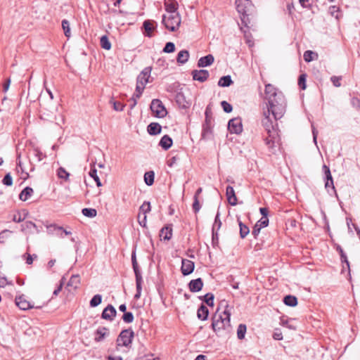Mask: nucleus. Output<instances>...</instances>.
I'll use <instances>...</instances> for the list:
<instances>
[{"label": "nucleus", "mask_w": 360, "mask_h": 360, "mask_svg": "<svg viewBox=\"0 0 360 360\" xmlns=\"http://www.w3.org/2000/svg\"><path fill=\"white\" fill-rule=\"evenodd\" d=\"M231 309L226 300H221L217 312L212 318V327L215 332L230 328Z\"/></svg>", "instance_id": "1"}, {"label": "nucleus", "mask_w": 360, "mask_h": 360, "mask_svg": "<svg viewBox=\"0 0 360 360\" xmlns=\"http://www.w3.org/2000/svg\"><path fill=\"white\" fill-rule=\"evenodd\" d=\"M264 118L262 124L266 131L267 136L265 143L267 147L274 152L280 146V137L277 129L275 127L273 120L266 111L264 112Z\"/></svg>", "instance_id": "2"}, {"label": "nucleus", "mask_w": 360, "mask_h": 360, "mask_svg": "<svg viewBox=\"0 0 360 360\" xmlns=\"http://www.w3.org/2000/svg\"><path fill=\"white\" fill-rule=\"evenodd\" d=\"M286 101L283 94H278L276 98H271L268 101L267 110L269 115H271L274 121L281 119L285 112Z\"/></svg>", "instance_id": "3"}, {"label": "nucleus", "mask_w": 360, "mask_h": 360, "mask_svg": "<svg viewBox=\"0 0 360 360\" xmlns=\"http://www.w3.org/2000/svg\"><path fill=\"white\" fill-rule=\"evenodd\" d=\"M151 70V67H146L138 75L136 80V92L132 98L133 103L131 104V108L136 105V99L139 98L142 94L146 85L150 82V78Z\"/></svg>", "instance_id": "4"}, {"label": "nucleus", "mask_w": 360, "mask_h": 360, "mask_svg": "<svg viewBox=\"0 0 360 360\" xmlns=\"http://www.w3.org/2000/svg\"><path fill=\"white\" fill-rule=\"evenodd\" d=\"M181 21L179 13L165 14L162 15V24L166 29L171 32H174L179 27Z\"/></svg>", "instance_id": "5"}, {"label": "nucleus", "mask_w": 360, "mask_h": 360, "mask_svg": "<svg viewBox=\"0 0 360 360\" xmlns=\"http://www.w3.org/2000/svg\"><path fill=\"white\" fill-rule=\"evenodd\" d=\"M134 338V332L131 329L122 330L117 339V347H128L131 345Z\"/></svg>", "instance_id": "6"}, {"label": "nucleus", "mask_w": 360, "mask_h": 360, "mask_svg": "<svg viewBox=\"0 0 360 360\" xmlns=\"http://www.w3.org/2000/svg\"><path fill=\"white\" fill-rule=\"evenodd\" d=\"M150 110L157 117H164L167 115V110L162 101L159 99H153L150 104Z\"/></svg>", "instance_id": "7"}, {"label": "nucleus", "mask_w": 360, "mask_h": 360, "mask_svg": "<svg viewBox=\"0 0 360 360\" xmlns=\"http://www.w3.org/2000/svg\"><path fill=\"white\" fill-rule=\"evenodd\" d=\"M228 129L232 134H240L243 131L241 120L238 117L230 120L228 124Z\"/></svg>", "instance_id": "8"}, {"label": "nucleus", "mask_w": 360, "mask_h": 360, "mask_svg": "<svg viewBox=\"0 0 360 360\" xmlns=\"http://www.w3.org/2000/svg\"><path fill=\"white\" fill-rule=\"evenodd\" d=\"M110 335V330L106 327H99L94 333V340L97 342L103 341Z\"/></svg>", "instance_id": "9"}, {"label": "nucleus", "mask_w": 360, "mask_h": 360, "mask_svg": "<svg viewBox=\"0 0 360 360\" xmlns=\"http://www.w3.org/2000/svg\"><path fill=\"white\" fill-rule=\"evenodd\" d=\"M194 262L187 259H183L181 262V272L184 276L191 274L194 270Z\"/></svg>", "instance_id": "10"}, {"label": "nucleus", "mask_w": 360, "mask_h": 360, "mask_svg": "<svg viewBox=\"0 0 360 360\" xmlns=\"http://www.w3.org/2000/svg\"><path fill=\"white\" fill-rule=\"evenodd\" d=\"M167 14L179 13L177 11L179 4L176 0H166L164 3Z\"/></svg>", "instance_id": "11"}, {"label": "nucleus", "mask_w": 360, "mask_h": 360, "mask_svg": "<svg viewBox=\"0 0 360 360\" xmlns=\"http://www.w3.org/2000/svg\"><path fill=\"white\" fill-rule=\"evenodd\" d=\"M117 311L115 307L112 305L109 304L103 309L101 317L105 320L112 321L115 317Z\"/></svg>", "instance_id": "12"}, {"label": "nucleus", "mask_w": 360, "mask_h": 360, "mask_svg": "<svg viewBox=\"0 0 360 360\" xmlns=\"http://www.w3.org/2000/svg\"><path fill=\"white\" fill-rule=\"evenodd\" d=\"M79 284V276L78 275H72L67 284L66 289L73 293L77 289Z\"/></svg>", "instance_id": "13"}, {"label": "nucleus", "mask_w": 360, "mask_h": 360, "mask_svg": "<svg viewBox=\"0 0 360 360\" xmlns=\"http://www.w3.org/2000/svg\"><path fill=\"white\" fill-rule=\"evenodd\" d=\"M192 76L194 80L203 82L207 79L209 72L206 70H193L192 72Z\"/></svg>", "instance_id": "14"}, {"label": "nucleus", "mask_w": 360, "mask_h": 360, "mask_svg": "<svg viewBox=\"0 0 360 360\" xmlns=\"http://www.w3.org/2000/svg\"><path fill=\"white\" fill-rule=\"evenodd\" d=\"M278 94H283L281 92L278 91L277 89L271 84H269L265 86V95L266 98L269 101L271 98H276Z\"/></svg>", "instance_id": "15"}, {"label": "nucleus", "mask_w": 360, "mask_h": 360, "mask_svg": "<svg viewBox=\"0 0 360 360\" xmlns=\"http://www.w3.org/2000/svg\"><path fill=\"white\" fill-rule=\"evenodd\" d=\"M226 198H227L228 202L231 205L235 206V205H237L238 199H237V197L236 195L234 189H233V188L232 186H228L226 187Z\"/></svg>", "instance_id": "16"}, {"label": "nucleus", "mask_w": 360, "mask_h": 360, "mask_svg": "<svg viewBox=\"0 0 360 360\" xmlns=\"http://www.w3.org/2000/svg\"><path fill=\"white\" fill-rule=\"evenodd\" d=\"M203 287V282L200 278L193 279L188 283L189 290L192 292H197L202 290Z\"/></svg>", "instance_id": "17"}, {"label": "nucleus", "mask_w": 360, "mask_h": 360, "mask_svg": "<svg viewBox=\"0 0 360 360\" xmlns=\"http://www.w3.org/2000/svg\"><path fill=\"white\" fill-rule=\"evenodd\" d=\"M249 2L248 0H237L236 1V6H237V10L238 13H241L243 16L241 17V20L243 22L245 21V15H247L248 10L246 9V6H245V4H248Z\"/></svg>", "instance_id": "18"}, {"label": "nucleus", "mask_w": 360, "mask_h": 360, "mask_svg": "<svg viewBox=\"0 0 360 360\" xmlns=\"http://www.w3.org/2000/svg\"><path fill=\"white\" fill-rule=\"evenodd\" d=\"M156 22L153 20H145L143 22V27L145 30L144 34L148 37H151L153 36V31L155 30V25Z\"/></svg>", "instance_id": "19"}, {"label": "nucleus", "mask_w": 360, "mask_h": 360, "mask_svg": "<svg viewBox=\"0 0 360 360\" xmlns=\"http://www.w3.org/2000/svg\"><path fill=\"white\" fill-rule=\"evenodd\" d=\"M214 56L209 54L206 56L202 57L198 60V65L200 68H204L212 65L214 63Z\"/></svg>", "instance_id": "20"}, {"label": "nucleus", "mask_w": 360, "mask_h": 360, "mask_svg": "<svg viewBox=\"0 0 360 360\" xmlns=\"http://www.w3.org/2000/svg\"><path fill=\"white\" fill-rule=\"evenodd\" d=\"M172 236V229L170 225H167L164 226L160 233V238H163L165 240H169Z\"/></svg>", "instance_id": "21"}, {"label": "nucleus", "mask_w": 360, "mask_h": 360, "mask_svg": "<svg viewBox=\"0 0 360 360\" xmlns=\"http://www.w3.org/2000/svg\"><path fill=\"white\" fill-rule=\"evenodd\" d=\"M161 129L158 123L152 122L148 126L147 131L150 135H157L161 132Z\"/></svg>", "instance_id": "22"}, {"label": "nucleus", "mask_w": 360, "mask_h": 360, "mask_svg": "<svg viewBox=\"0 0 360 360\" xmlns=\"http://www.w3.org/2000/svg\"><path fill=\"white\" fill-rule=\"evenodd\" d=\"M209 314V311L207 307L205 305H201L197 311V316L198 319L205 321L207 319Z\"/></svg>", "instance_id": "23"}, {"label": "nucleus", "mask_w": 360, "mask_h": 360, "mask_svg": "<svg viewBox=\"0 0 360 360\" xmlns=\"http://www.w3.org/2000/svg\"><path fill=\"white\" fill-rule=\"evenodd\" d=\"M189 58V53L186 50H182L179 52L176 58L177 63L184 64L186 63Z\"/></svg>", "instance_id": "24"}, {"label": "nucleus", "mask_w": 360, "mask_h": 360, "mask_svg": "<svg viewBox=\"0 0 360 360\" xmlns=\"http://www.w3.org/2000/svg\"><path fill=\"white\" fill-rule=\"evenodd\" d=\"M172 145V139L168 136L165 135L160 141V146L165 150L169 149Z\"/></svg>", "instance_id": "25"}, {"label": "nucleus", "mask_w": 360, "mask_h": 360, "mask_svg": "<svg viewBox=\"0 0 360 360\" xmlns=\"http://www.w3.org/2000/svg\"><path fill=\"white\" fill-rule=\"evenodd\" d=\"M50 229H53V231H56V233L61 238H63L64 236H69V235H71L72 233L71 231H67L65 229H64L63 227L61 226H57L56 225H51L49 226Z\"/></svg>", "instance_id": "26"}, {"label": "nucleus", "mask_w": 360, "mask_h": 360, "mask_svg": "<svg viewBox=\"0 0 360 360\" xmlns=\"http://www.w3.org/2000/svg\"><path fill=\"white\" fill-rule=\"evenodd\" d=\"M25 229H27V232L30 233H37L39 232V230L38 229L36 224L32 221H26L24 223V230Z\"/></svg>", "instance_id": "27"}, {"label": "nucleus", "mask_w": 360, "mask_h": 360, "mask_svg": "<svg viewBox=\"0 0 360 360\" xmlns=\"http://www.w3.org/2000/svg\"><path fill=\"white\" fill-rule=\"evenodd\" d=\"M232 84L233 81L229 75L221 77L218 82V85L222 87L229 86Z\"/></svg>", "instance_id": "28"}, {"label": "nucleus", "mask_w": 360, "mask_h": 360, "mask_svg": "<svg viewBox=\"0 0 360 360\" xmlns=\"http://www.w3.org/2000/svg\"><path fill=\"white\" fill-rule=\"evenodd\" d=\"M283 302L288 306L295 307L297 304V300L295 296L286 295L283 299Z\"/></svg>", "instance_id": "29"}, {"label": "nucleus", "mask_w": 360, "mask_h": 360, "mask_svg": "<svg viewBox=\"0 0 360 360\" xmlns=\"http://www.w3.org/2000/svg\"><path fill=\"white\" fill-rule=\"evenodd\" d=\"M101 46L105 50H110L111 49V43L106 35H103L100 39Z\"/></svg>", "instance_id": "30"}, {"label": "nucleus", "mask_w": 360, "mask_h": 360, "mask_svg": "<svg viewBox=\"0 0 360 360\" xmlns=\"http://www.w3.org/2000/svg\"><path fill=\"white\" fill-rule=\"evenodd\" d=\"M155 174L153 172H147L144 174V181L146 185L151 186L154 182Z\"/></svg>", "instance_id": "31"}, {"label": "nucleus", "mask_w": 360, "mask_h": 360, "mask_svg": "<svg viewBox=\"0 0 360 360\" xmlns=\"http://www.w3.org/2000/svg\"><path fill=\"white\" fill-rule=\"evenodd\" d=\"M62 28L66 37L70 38L71 36L70 22L68 20L62 21Z\"/></svg>", "instance_id": "32"}, {"label": "nucleus", "mask_w": 360, "mask_h": 360, "mask_svg": "<svg viewBox=\"0 0 360 360\" xmlns=\"http://www.w3.org/2000/svg\"><path fill=\"white\" fill-rule=\"evenodd\" d=\"M238 224L240 227V236L242 238H244L250 233V229L246 225L239 220Z\"/></svg>", "instance_id": "33"}, {"label": "nucleus", "mask_w": 360, "mask_h": 360, "mask_svg": "<svg viewBox=\"0 0 360 360\" xmlns=\"http://www.w3.org/2000/svg\"><path fill=\"white\" fill-rule=\"evenodd\" d=\"M57 176L59 179L68 181L69 179L70 174L63 167H60L57 170Z\"/></svg>", "instance_id": "34"}, {"label": "nucleus", "mask_w": 360, "mask_h": 360, "mask_svg": "<svg viewBox=\"0 0 360 360\" xmlns=\"http://www.w3.org/2000/svg\"><path fill=\"white\" fill-rule=\"evenodd\" d=\"M247 327L245 324H240L237 329V337L239 340H243L245 338Z\"/></svg>", "instance_id": "35"}, {"label": "nucleus", "mask_w": 360, "mask_h": 360, "mask_svg": "<svg viewBox=\"0 0 360 360\" xmlns=\"http://www.w3.org/2000/svg\"><path fill=\"white\" fill-rule=\"evenodd\" d=\"M89 176L92 177L96 183L98 187L102 186L100 179L97 174V170L95 168H92L89 172Z\"/></svg>", "instance_id": "36"}, {"label": "nucleus", "mask_w": 360, "mask_h": 360, "mask_svg": "<svg viewBox=\"0 0 360 360\" xmlns=\"http://www.w3.org/2000/svg\"><path fill=\"white\" fill-rule=\"evenodd\" d=\"M82 212L85 217H94L97 214L96 210L93 208H84Z\"/></svg>", "instance_id": "37"}, {"label": "nucleus", "mask_w": 360, "mask_h": 360, "mask_svg": "<svg viewBox=\"0 0 360 360\" xmlns=\"http://www.w3.org/2000/svg\"><path fill=\"white\" fill-rule=\"evenodd\" d=\"M102 301V296L101 295H96L93 297V298L90 301V306L91 307H95L99 305Z\"/></svg>", "instance_id": "38"}, {"label": "nucleus", "mask_w": 360, "mask_h": 360, "mask_svg": "<svg viewBox=\"0 0 360 360\" xmlns=\"http://www.w3.org/2000/svg\"><path fill=\"white\" fill-rule=\"evenodd\" d=\"M65 281V277L63 276L61 280H60V281L59 285H58L56 289H55L54 291L53 292V296H52L51 298H53V297H55L58 295V294L60 293V292L61 291V290L63 288V286L64 285Z\"/></svg>", "instance_id": "39"}, {"label": "nucleus", "mask_w": 360, "mask_h": 360, "mask_svg": "<svg viewBox=\"0 0 360 360\" xmlns=\"http://www.w3.org/2000/svg\"><path fill=\"white\" fill-rule=\"evenodd\" d=\"M150 211V204L149 202H144L140 207V213L146 215Z\"/></svg>", "instance_id": "40"}, {"label": "nucleus", "mask_w": 360, "mask_h": 360, "mask_svg": "<svg viewBox=\"0 0 360 360\" xmlns=\"http://www.w3.org/2000/svg\"><path fill=\"white\" fill-rule=\"evenodd\" d=\"M314 56H317V54H316L314 52L311 51H306L304 53L303 57L304 60L309 63L314 60Z\"/></svg>", "instance_id": "41"}, {"label": "nucleus", "mask_w": 360, "mask_h": 360, "mask_svg": "<svg viewBox=\"0 0 360 360\" xmlns=\"http://www.w3.org/2000/svg\"><path fill=\"white\" fill-rule=\"evenodd\" d=\"M135 276H136V289H140L141 288L143 279L142 276L141 275V273L139 270H136Z\"/></svg>", "instance_id": "42"}, {"label": "nucleus", "mask_w": 360, "mask_h": 360, "mask_svg": "<svg viewBox=\"0 0 360 360\" xmlns=\"http://www.w3.org/2000/svg\"><path fill=\"white\" fill-rule=\"evenodd\" d=\"M204 301L206 302V304L209 306H213L214 305V295L212 293H207L204 296Z\"/></svg>", "instance_id": "43"}, {"label": "nucleus", "mask_w": 360, "mask_h": 360, "mask_svg": "<svg viewBox=\"0 0 360 360\" xmlns=\"http://www.w3.org/2000/svg\"><path fill=\"white\" fill-rule=\"evenodd\" d=\"M243 32H244V37L245 38L246 43L248 44V46L250 47L253 46L254 42L252 41L251 34L247 30H243Z\"/></svg>", "instance_id": "44"}, {"label": "nucleus", "mask_w": 360, "mask_h": 360, "mask_svg": "<svg viewBox=\"0 0 360 360\" xmlns=\"http://www.w3.org/2000/svg\"><path fill=\"white\" fill-rule=\"evenodd\" d=\"M175 51V45L172 42H167L163 49L165 53H173Z\"/></svg>", "instance_id": "45"}, {"label": "nucleus", "mask_w": 360, "mask_h": 360, "mask_svg": "<svg viewBox=\"0 0 360 360\" xmlns=\"http://www.w3.org/2000/svg\"><path fill=\"white\" fill-rule=\"evenodd\" d=\"M122 319L125 323H131L134 321V315L131 312H125L122 316Z\"/></svg>", "instance_id": "46"}, {"label": "nucleus", "mask_w": 360, "mask_h": 360, "mask_svg": "<svg viewBox=\"0 0 360 360\" xmlns=\"http://www.w3.org/2000/svg\"><path fill=\"white\" fill-rule=\"evenodd\" d=\"M176 102L183 108H186L188 105V103L184 101V96L181 94H177Z\"/></svg>", "instance_id": "47"}, {"label": "nucleus", "mask_w": 360, "mask_h": 360, "mask_svg": "<svg viewBox=\"0 0 360 360\" xmlns=\"http://www.w3.org/2000/svg\"><path fill=\"white\" fill-rule=\"evenodd\" d=\"M298 85L302 89H306V75L302 74L300 75L298 79Z\"/></svg>", "instance_id": "48"}, {"label": "nucleus", "mask_w": 360, "mask_h": 360, "mask_svg": "<svg viewBox=\"0 0 360 360\" xmlns=\"http://www.w3.org/2000/svg\"><path fill=\"white\" fill-rule=\"evenodd\" d=\"M2 182L6 186H11L13 184L12 176L9 173L6 174L4 177Z\"/></svg>", "instance_id": "49"}, {"label": "nucleus", "mask_w": 360, "mask_h": 360, "mask_svg": "<svg viewBox=\"0 0 360 360\" xmlns=\"http://www.w3.org/2000/svg\"><path fill=\"white\" fill-rule=\"evenodd\" d=\"M221 105L226 112H231L233 110V108L231 104H229L228 102L224 101L221 103Z\"/></svg>", "instance_id": "50"}, {"label": "nucleus", "mask_w": 360, "mask_h": 360, "mask_svg": "<svg viewBox=\"0 0 360 360\" xmlns=\"http://www.w3.org/2000/svg\"><path fill=\"white\" fill-rule=\"evenodd\" d=\"M269 224V219L267 217H262L260 220L257 222V226H260L261 228H264L267 226Z\"/></svg>", "instance_id": "51"}, {"label": "nucleus", "mask_w": 360, "mask_h": 360, "mask_svg": "<svg viewBox=\"0 0 360 360\" xmlns=\"http://www.w3.org/2000/svg\"><path fill=\"white\" fill-rule=\"evenodd\" d=\"M33 193V189L30 187H26L24 188V201L27 200Z\"/></svg>", "instance_id": "52"}, {"label": "nucleus", "mask_w": 360, "mask_h": 360, "mask_svg": "<svg viewBox=\"0 0 360 360\" xmlns=\"http://www.w3.org/2000/svg\"><path fill=\"white\" fill-rule=\"evenodd\" d=\"M330 80L335 86L339 87L341 86V83H340L341 77H340L333 76L330 78Z\"/></svg>", "instance_id": "53"}, {"label": "nucleus", "mask_w": 360, "mask_h": 360, "mask_svg": "<svg viewBox=\"0 0 360 360\" xmlns=\"http://www.w3.org/2000/svg\"><path fill=\"white\" fill-rule=\"evenodd\" d=\"M112 104H113V108L115 110H116V111L123 110L124 105L122 103L118 102V101H113Z\"/></svg>", "instance_id": "54"}, {"label": "nucleus", "mask_w": 360, "mask_h": 360, "mask_svg": "<svg viewBox=\"0 0 360 360\" xmlns=\"http://www.w3.org/2000/svg\"><path fill=\"white\" fill-rule=\"evenodd\" d=\"M273 338L274 340H281L283 339V334L279 329H276L273 334Z\"/></svg>", "instance_id": "55"}, {"label": "nucleus", "mask_w": 360, "mask_h": 360, "mask_svg": "<svg viewBox=\"0 0 360 360\" xmlns=\"http://www.w3.org/2000/svg\"><path fill=\"white\" fill-rule=\"evenodd\" d=\"M325 176H326V181H330V182L331 189L333 191H335V186H334V184H333V177H332L330 172H329V173L325 174Z\"/></svg>", "instance_id": "56"}, {"label": "nucleus", "mask_w": 360, "mask_h": 360, "mask_svg": "<svg viewBox=\"0 0 360 360\" xmlns=\"http://www.w3.org/2000/svg\"><path fill=\"white\" fill-rule=\"evenodd\" d=\"M194 198V202L193 204V209L194 212L196 213L200 210V205L198 198Z\"/></svg>", "instance_id": "57"}, {"label": "nucleus", "mask_w": 360, "mask_h": 360, "mask_svg": "<svg viewBox=\"0 0 360 360\" xmlns=\"http://www.w3.org/2000/svg\"><path fill=\"white\" fill-rule=\"evenodd\" d=\"M41 307L40 305L34 306V304H31L29 302H26L25 300H24L23 310H26V309H32V308H41Z\"/></svg>", "instance_id": "58"}, {"label": "nucleus", "mask_w": 360, "mask_h": 360, "mask_svg": "<svg viewBox=\"0 0 360 360\" xmlns=\"http://www.w3.org/2000/svg\"><path fill=\"white\" fill-rule=\"evenodd\" d=\"M138 217H139V222L140 225L142 226H146V218H147L146 215L143 214V217L141 219V213H139Z\"/></svg>", "instance_id": "59"}, {"label": "nucleus", "mask_w": 360, "mask_h": 360, "mask_svg": "<svg viewBox=\"0 0 360 360\" xmlns=\"http://www.w3.org/2000/svg\"><path fill=\"white\" fill-rule=\"evenodd\" d=\"M261 229L262 228L260 226H257V224L255 225V226L253 227V229L252 231V234L254 236L255 238L257 237V236L259 235V233L260 232Z\"/></svg>", "instance_id": "60"}, {"label": "nucleus", "mask_w": 360, "mask_h": 360, "mask_svg": "<svg viewBox=\"0 0 360 360\" xmlns=\"http://www.w3.org/2000/svg\"><path fill=\"white\" fill-rule=\"evenodd\" d=\"M300 5L303 8H309L311 6V0H299Z\"/></svg>", "instance_id": "61"}, {"label": "nucleus", "mask_w": 360, "mask_h": 360, "mask_svg": "<svg viewBox=\"0 0 360 360\" xmlns=\"http://www.w3.org/2000/svg\"><path fill=\"white\" fill-rule=\"evenodd\" d=\"M131 261H132V265L134 272H136V270H139L138 264L136 259L135 254L133 253L131 255Z\"/></svg>", "instance_id": "62"}, {"label": "nucleus", "mask_w": 360, "mask_h": 360, "mask_svg": "<svg viewBox=\"0 0 360 360\" xmlns=\"http://www.w3.org/2000/svg\"><path fill=\"white\" fill-rule=\"evenodd\" d=\"M221 225V220L219 219V212H217L214 220V228L215 226H217V229H219Z\"/></svg>", "instance_id": "63"}, {"label": "nucleus", "mask_w": 360, "mask_h": 360, "mask_svg": "<svg viewBox=\"0 0 360 360\" xmlns=\"http://www.w3.org/2000/svg\"><path fill=\"white\" fill-rule=\"evenodd\" d=\"M352 104L354 107L356 108H360V101L359 99H358L357 98H353L352 99Z\"/></svg>", "instance_id": "64"}]
</instances>
